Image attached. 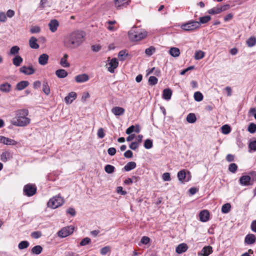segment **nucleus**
<instances>
[{
  "instance_id": "nucleus-21",
  "label": "nucleus",
  "mask_w": 256,
  "mask_h": 256,
  "mask_svg": "<svg viewBox=\"0 0 256 256\" xmlns=\"http://www.w3.org/2000/svg\"><path fill=\"white\" fill-rule=\"evenodd\" d=\"M256 238V236L254 234H248L246 236L244 242L248 244H252L255 242Z\"/></svg>"
},
{
  "instance_id": "nucleus-47",
  "label": "nucleus",
  "mask_w": 256,
  "mask_h": 256,
  "mask_svg": "<svg viewBox=\"0 0 256 256\" xmlns=\"http://www.w3.org/2000/svg\"><path fill=\"white\" fill-rule=\"evenodd\" d=\"M158 81V78L154 76H150L148 79V82L150 85H155Z\"/></svg>"
},
{
  "instance_id": "nucleus-59",
  "label": "nucleus",
  "mask_w": 256,
  "mask_h": 256,
  "mask_svg": "<svg viewBox=\"0 0 256 256\" xmlns=\"http://www.w3.org/2000/svg\"><path fill=\"white\" fill-rule=\"evenodd\" d=\"M124 156L126 158H131L133 156V153L131 150H128L124 153Z\"/></svg>"
},
{
  "instance_id": "nucleus-24",
  "label": "nucleus",
  "mask_w": 256,
  "mask_h": 256,
  "mask_svg": "<svg viewBox=\"0 0 256 256\" xmlns=\"http://www.w3.org/2000/svg\"><path fill=\"white\" fill-rule=\"evenodd\" d=\"M11 89V85L8 82H5L0 85V90L4 92H8Z\"/></svg>"
},
{
  "instance_id": "nucleus-33",
  "label": "nucleus",
  "mask_w": 256,
  "mask_h": 256,
  "mask_svg": "<svg viewBox=\"0 0 256 256\" xmlns=\"http://www.w3.org/2000/svg\"><path fill=\"white\" fill-rule=\"evenodd\" d=\"M42 91L46 95H48L50 93V88L48 85V82L46 81H44L43 82Z\"/></svg>"
},
{
  "instance_id": "nucleus-30",
  "label": "nucleus",
  "mask_w": 256,
  "mask_h": 256,
  "mask_svg": "<svg viewBox=\"0 0 256 256\" xmlns=\"http://www.w3.org/2000/svg\"><path fill=\"white\" fill-rule=\"evenodd\" d=\"M22 62V58L19 55H16L12 60L13 64L16 66H20Z\"/></svg>"
},
{
  "instance_id": "nucleus-48",
  "label": "nucleus",
  "mask_w": 256,
  "mask_h": 256,
  "mask_svg": "<svg viewBox=\"0 0 256 256\" xmlns=\"http://www.w3.org/2000/svg\"><path fill=\"white\" fill-rule=\"evenodd\" d=\"M20 48L18 46H14L10 50V54L14 55L18 52Z\"/></svg>"
},
{
  "instance_id": "nucleus-25",
  "label": "nucleus",
  "mask_w": 256,
  "mask_h": 256,
  "mask_svg": "<svg viewBox=\"0 0 256 256\" xmlns=\"http://www.w3.org/2000/svg\"><path fill=\"white\" fill-rule=\"evenodd\" d=\"M169 54L173 57H178L180 55V52L179 48L172 47L170 49Z\"/></svg>"
},
{
  "instance_id": "nucleus-32",
  "label": "nucleus",
  "mask_w": 256,
  "mask_h": 256,
  "mask_svg": "<svg viewBox=\"0 0 256 256\" xmlns=\"http://www.w3.org/2000/svg\"><path fill=\"white\" fill-rule=\"evenodd\" d=\"M196 120L195 114L193 113L189 114L186 117V120L189 123H194Z\"/></svg>"
},
{
  "instance_id": "nucleus-15",
  "label": "nucleus",
  "mask_w": 256,
  "mask_h": 256,
  "mask_svg": "<svg viewBox=\"0 0 256 256\" xmlns=\"http://www.w3.org/2000/svg\"><path fill=\"white\" fill-rule=\"evenodd\" d=\"M20 70L21 72H22L27 75L32 74L35 72V70L32 68V66L26 67V66H23L20 68Z\"/></svg>"
},
{
  "instance_id": "nucleus-26",
  "label": "nucleus",
  "mask_w": 256,
  "mask_h": 256,
  "mask_svg": "<svg viewBox=\"0 0 256 256\" xmlns=\"http://www.w3.org/2000/svg\"><path fill=\"white\" fill-rule=\"evenodd\" d=\"M12 157L10 153L8 152H3L0 156V160L3 162H6Z\"/></svg>"
},
{
  "instance_id": "nucleus-45",
  "label": "nucleus",
  "mask_w": 256,
  "mask_h": 256,
  "mask_svg": "<svg viewBox=\"0 0 256 256\" xmlns=\"http://www.w3.org/2000/svg\"><path fill=\"white\" fill-rule=\"evenodd\" d=\"M152 141L151 140L147 139L144 141V147L146 149H150L152 147Z\"/></svg>"
},
{
  "instance_id": "nucleus-9",
  "label": "nucleus",
  "mask_w": 256,
  "mask_h": 256,
  "mask_svg": "<svg viewBox=\"0 0 256 256\" xmlns=\"http://www.w3.org/2000/svg\"><path fill=\"white\" fill-rule=\"evenodd\" d=\"M118 62L116 58H112L108 64V70L111 72H114V69L118 66Z\"/></svg>"
},
{
  "instance_id": "nucleus-53",
  "label": "nucleus",
  "mask_w": 256,
  "mask_h": 256,
  "mask_svg": "<svg viewBox=\"0 0 256 256\" xmlns=\"http://www.w3.org/2000/svg\"><path fill=\"white\" fill-rule=\"evenodd\" d=\"M31 236L34 238H38L42 236V234L39 231L34 232L31 234Z\"/></svg>"
},
{
  "instance_id": "nucleus-41",
  "label": "nucleus",
  "mask_w": 256,
  "mask_h": 256,
  "mask_svg": "<svg viewBox=\"0 0 256 256\" xmlns=\"http://www.w3.org/2000/svg\"><path fill=\"white\" fill-rule=\"evenodd\" d=\"M248 130L251 134H254L256 132V124L250 123L248 127Z\"/></svg>"
},
{
  "instance_id": "nucleus-17",
  "label": "nucleus",
  "mask_w": 256,
  "mask_h": 256,
  "mask_svg": "<svg viewBox=\"0 0 256 256\" xmlns=\"http://www.w3.org/2000/svg\"><path fill=\"white\" fill-rule=\"evenodd\" d=\"M48 56L46 54H41L38 58V62L40 65L44 66L48 62Z\"/></svg>"
},
{
  "instance_id": "nucleus-60",
  "label": "nucleus",
  "mask_w": 256,
  "mask_h": 256,
  "mask_svg": "<svg viewBox=\"0 0 256 256\" xmlns=\"http://www.w3.org/2000/svg\"><path fill=\"white\" fill-rule=\"evenodd\" d=\"M110 250L108 246H105L100 250V254L102 255H105Z\"/></svg>"
},
{
  "instance_id": "nucleus-43",
  "label": "nucleus",
  "mask_w": 256,
  "mask_h": 256,
  "mask_svg": "<svg viewBox=\"0 0 256 256\" xmlns=\"http://www.w3.org/2000/svg\"><path fill=\"white\" fill-rule=\"evenodd\" d=\"M29 246V242L28 241H22L18 245L19 249L22 250L27 248Z\"/></svg>"
},
{
  "instance_id": "nucleus-56",
  "label": "nucleus",
  "mask_w": 256,
  "mask_h": 256,
  "mask_svg": "<svg viewBox=\"0 0 256 256\" xmlns=\"http://www.w3.org/2000/svg\"><path fill=\"white\" fill-rule=\"evenodd\" d=\"M150 238L146 236H142L140 240L141 243H142L143 244H148L150 242Z\"/></svg>"
},
{
  "instance_id": "nucleus-58",
  "label": "nucleus",
  "mask_w": 256,
  "mask_h": 256,
  "mask_svg": "<svg viewBox=\"0 0 256 256\" xmlns=\"http://www.w3.org/2000/svg\"><path fill=\"white\" fill-rule=\"evenodd\" d=\"M138 147V144L137 142H132L130 145V148L132 150H136Z\"/></svg>"
},
{
  "instance_id": "nucleus-37",
  "label": "nucleus",
  "mask_w": 256,
  "mask_h": 256,
  "mask_svg": "<svg viewBox=\"0 0 256 256\" xmlns=\"http://www.w3.org/2000/svg\"><path fill=\"white\" fill-rule=\"evenodd\" d=\"M204 52L202 50L196 51L194 54V58L199 60L202 58L204 56Z\"/></svg>"
},
{
  "instance_id": "nucleus-11",
  "label": "nucleus",
  "mask_w": 256,
  "mask_h": 256,
  "mask_svg": "<svg viewBox=\"0 0 256 256\" xmlns=\"http://www.w3.org/2000/svg\"><path fill=\"white\" fill-rule=\"evenodd\" d=\"M212 252V248L211 246H204L200 252H198L200 256H208Z\"/></svg>"
},
{
  "instance_id": "nucleus-5",
  "label": "nucleus",
  "mask_w": 256,
  "mask_h": 256,
  "mask_svg": "<svg viewBox=\"0 0 256 256\" xmlns=\"http://www.w3.org/2000/svg\"><path fill=\"white\" fill-rule=\"evenodd\" d=\"M36 192V187L34 184H28L24 188V194L28 196H34Z\"/></svg>"
},
{
  "instance_id": "nucleus-10",
  "label": "nucleus",
  "mask_w": 256,
  "mask_h": 256,
  "mask_svg": "<svg viewBox=\"0 0 256 256\" xmlns=\"http://www.w3.org/2000/svg\"><path fill=\"white\" fill-rule=\"evenodd\" d=\"M59 26V22L58 20L53 19L50 20L48 24L49 29L52 32H56Z\"/></svg>"
},
{
  "instance_id": "nucleus-1",
  "label": "nucleus",
  "mask_w": 256,
  "mask_h": 256,
  "mask_svg": "<svg viewBox=\"0 0 256 256\" xmlns=\"http://www.w3.org/2000/svg\"><path fill=\"white\" fill-rule=\"evenodd\" d=\"M85 34L82 30H75L66 34L64 38V46L68 49H76L84 40Z\"/></svg>"
},
{
  "instance_id": "nucleus-2",
  "label": "nucleus",
  "mask_w": 256,
  "mask_h": 256,
  "mask_svg": "<svg viewBox=\"0 0 256 256\" xmlns=\"http://www.w3.org/2000/svg\"><path fill=\"white\" fill-rule=\"evenodd\" d=\"M28 110L26 109H21L16 112V116L14 118L11 123L14 126L24 127L30 122V119L27 117Z\"/></svg>"
},
{
  "instance_id": "nucleus-22",
  "label": "nucleus",
  "mask_w": 256,
  "mask_h": 256,
  "mask_svg": "<svg viewBox=\"0 0 256 256\" xmlns=\"http://www.w3.org/2000/svg\"><path fill=\"white\" fill-rule=\"evenodd\" d=\"M29 85V82L26 80H22L16 84V89L18 90H22Z\"/></svg>"
},
{
  "instance_id": "nucleus-6",
  "label": "nucleus",
  "mask_w": 256,
  "mask_h": 256,
  "mask_svg": "<svg viewBox=\"0 0 256 256\" xmlns=\"http://www.w3.org/2000/svg\"><path fill=\"white\" fill-rule=\"evenodd\" d=\"M200 27V23L196 21H190L186 24H183L181 28L186 31L193 30Z\"/></svg>"
},
{
  "instance_id": "nucleus-23",
  "label": "nucleus",
  "mask_w": 256,
  "mask_h": 256,
  "mask_svg": "<svg viewBox=\"0 0 256 256\" xmlns=\"http://www.w3.org/2000/svg\"><path fill=\"white\" fill-rule=\"evenodd\" d=\"M178 178L179 180L182 182H188L189 180L188 179L185 180L186 178V172L184 170H181L178 173Z\"/></svg>"
},
{
  "instance_id": "nucleus-28",
  "label": "nucleus",
  "mask_w": 256,
  "mask_h": 256,
  "mask_svg": "<svg viewBox=\"0 0 256 256\" xmlns=\"http://www.w3.org/2000/svg\"><path fill=\"white\" fill-rule=\"evenodd\" d=\"M56 74L59 78H64L68 76V74L64 70L60 69L56 70Z\"/></svg>"
},
{
  "instance_id": "nucleus-8",
  "label": "nucleus",
  "mask_w": 256,
  "mask_h": 256,
  "mask_svg": "<svg viewBox=\"0 0 256 256\" xmlns=\"http://www.w3.org/2000/svg\"><path fill=\"white\" fill-rule=\"evenodd\" d=\"M130 0H114V6L118 9L126 7L130 2Z\"/></svg>"
},
{
  "instance_id": "nucleus-36",
  "label": "nucleus",
  "mask_w": 256,
  "mask_h": 256,
  "mask_svg": "<svg viewBox=\"0 0 256 256\" xmlns=\"http://www.w3.org/2000/svg\"><path fill=\"white\" fill-rule=\"evenodd\" d=\"M256 44V38L254 37H250L246 40V44L248 46L252 47Z\"/></svg>"
},
{
  "instance_id": "nucleus-38",
  "label": "nucleus",
  "mask_w": 256,
  "mask_h": 256,
  "mask_svg": "<svg viewBox=\"0 0 256 256\" xmlns=\"http://www.w3.org/2000/svg\"><path fill=\"white\" fill-rule=\"evenodd\" d=\"M221 129L222 132L225 134H228L231 130L230 127L228 124H225L222 126Z\"/></svg>"
},
{
  "instance_id": "nucleus-44",
  "label": "nucleus",
  "mask_w": 256,
  "mask_h": 256,
  "mask_svg": "<svg viewBox=\"0 0 256 256\" xmlns=\"http://www.w3.org/2000/svg\"><path fill=\"white\" fill-rule=\"evenodd\" d=\"M210 20V16H206L200 18V24H204L208 22Z\"/></svg>"
},
{
  "instance_id": "nucleus-50",
  "label": "nucleus",
  "mask_w": 256,
  "mask_h": 256,
  "mask_svg": "<svg viewBox=\"0 0 256 256\" xmlns=\"http://www.w3.org/2000/svg\"><path fill=\"white\" fill-rule=\"evenodd\" d=\"M127 56L128 54L124 50H121L118 53V58L120 60H124Z\"/></svg>"
},
{
  "instance_id": "nucleus-62",
  "label": "nucleus",
  "mask_w": 256,
  "mask_h": 256,
  "mask_svg": "<svg viewBox=\"0 0 256 256\" xmlns=\"http://www.w3.org/2000/svg\"><path fill=\"white\" fill-rule=\"evenodd\" d=\"M6 20V15L4 12H0V22H5Z\"/></svg>"
},
{
  "instance_id": "nucleus-12",
  "label": "nucleus",
  "mask_w": 256,
  "mask_h": 256,
  "mask_svg": "<svg viewBox=\"0 0 256 256\" xmlns=\"http://www.w3.org/2000/svg\"><path fill=\"white\" fill-rule=\"evenodd\" d=\"M239 181L242 186H247L252 184H250L251 177L250 176H242L240 178Z\"/></svg>"
},
{
  "instance_id": "nucleus-49",
  "label": "nucleus",
  "mask_w": 256,
  "mask_h": 256,
  "mask_svg": "<svg viewBox=\"0 0 256 256\" xmlns=\"http://www.w3.org/2000/svg\"><path fill=\"white\" fill-rule=\"evenodd\" d=\"M91 242V240L89 238H84L82 240V241L80 243V246H84L86 244H89Z\"/></svg>"
},
{
  "instance_id": "nucleus-14",
  "label": "nucleus",
  "mask_w": 256,
  "mask_h": 256,
  "mask_svg": "<svg viewBox=\"0 0 256 256\" xmlns=\"http://www.w3.org/2000/svg\"><path fill=\"white\" fill-rule=\"evenodd\" d=\"M76 98V94L72 92H70L64 98V101L67 104H71Z\"/></svg>"
},
{
  "instance_id": "nucleus-35",
  "label": "nucleus",
  "mask_w": 256,
  "mask_h": 256,
  "mask_svg": "<svg viewBox=\"0 0 256 256\" xmlns=\"http://www.w3.org/2000/svg\"><path fill=\"white\" fill-rule=\"evenodd\" d=\"M42 250V247L38 245L32 248V252L33 254H40L41 253Z\"/></svg>"
},
{
  "instance_id": "nucleus-27",
  "label": "nucleus",
  "mask_w": 256,
  "mask_h": 256,
  "mask_svg": "<svg viewBox=\"0 0 256 256\" xmlns=\"http://www.w3.org/2000/svg\"><path fill=\"white\" fill-rule=\"evenodd\" d=\"M68 58V55L67 54H64L63 57L61 58L60 64V65L64 68H68L70 66V64L67 62V58Z\"/></svg>"
},
{
  "instance_id": "nucleus-51",
  "label": "nucleus",
  "mask_w": 256,
  "mask_h": 256,
  "mask_svg": "<svg viewBox=\"0 0 256 256\" xmlns=\"http://www.w3.org/2000/svg\"><path fill=\"white\" fill-rule=\"evenodd\" d=\"M238 168L237 165L234 163L230 164L229 166L228 170L234 173L236 171Z\"/></svg>"
},
{
  "instance_id": "nucleus-7",
  "label": "nucleus",
  "mask_w": 256,
  "mask_h": 256,
  "mask_svg": "<svg viewBox=\"0 0 256 256\" xmlns=\"http://www.w3.org/2000/svg\"><path fill=\"white\" fill-rule=\"evenodd\" d=\"M74 228V227L72 226L63 228L58 232V234L59 236L62 238L66 237L73 232Z\"/></svg>"
},
{
  "instance_id": "nucleus-54",
  "label": "nucleus",
  "mask_w": 256,
  "mask_h": 256,
  "mask_svg": "<svg viewBox=\"0 0 256 256\" xmlns=\"http://www.w3.org/2000/svg\"><path fill=\"white\" fill-rule=\"evenodd\" d=\"M97 134H98V136L100 138H102L105 136V134L104 132V129L102 128H100L98 130Z\"/></svg>"
},
{
  "instance_id": "nucleus-64",
  "label": "nucleus",
  "mask_w": 256,
  "mask_h": 256,
  "mask_svg": "<svg viewBox=\"0 0 256 256\" xmlns=\"http://www.w3.org/2000/svg\"><path fill=\"white\" fill-rule=\"evenodd\" d=\"M250 228L252 231L256 232V220H253L251 224Z\"/></svg>"
},
{
  "instance_id": "nucleus-42",
  "label": "nucleus",
  "mask_w": 256,
  "mask_h": 256,
  "mask_svg": "<svg viewBox=\"0 0 256 256\" xmlns=\"http://www.w3.org/2000/svg\"><path fill=\"white\" fill-rule=\"evenodd\" d=\"M114 167L110 164H106L104 167V170L108 174H112L114 170Z\"/></svg>"
},
{
  "instance_id": "nucleus-63",
  "label": "nucleus",
  "mask_w": 256,
  "mask_h": 256,
  "mask_svg": "<svg viewBox=\"0 0 256 256\" xmlns=\"http://www.w3.org/2000/svg\"><path fill=\"white\" fill-rule=\"evenodd\" d=\"M12 140L4 136L2 143L5 144H10Z\"/></svg>"
},
{
  "instance_id": "nucleus-4",
  "label": "nucleus",
  "mask_w": 256,
  "mask_h": 256,
  "mask_svg": "<svg viewBox=\"0 0 256 256\" xmlns=\"http://www.w3.org/2000/svg\"><path fill=\"white\" fill-rule=\"evenodd\" d=\"M64 202L63 198L60 196H56L50 198L48 202V206L55 209L62 206Z\"/></svg>"
},
{
  "instance_id": "nucleus-34",
  "label": "nucleus",
  "mask_w": 256,
  "mask_h": 256,
  "mask_svg": "<svg viewBox=\"0 0 256 256\" xmlns=\"http://www.w3.org/2000/svg\"><path fill=\"white\" fill-rule=\"evenodd\" d=\"M230 208L231 206L230 204H225L222 207V212L224 214H227L230 211Z\"/></svg>"
},
{
  "instance_id": "nucleus-39",
  "label": "nucleus",
  "mask_w": 256,
  "mask_h": 256,
  "mask_svg": "<svg viewBox=\"0 0 256 256\" xmlns=\"http://www.w3.org/2000/svg\"><path fill=\"white\" fill-rule=\"evenodd\" d=\"M194 98L196 102H200L203 99V96L200 92H196L194 94Z\"/></svg>"
},
{
  "instance_id": "nucleus-3",
  "label": "nucleus",
  "mask_w": 256,
  "mask_h": 256,
  "mask_svg": "<svg viewBox=\"0 0 256 256\" xmlns=\"http://www.w3.org/2000/svg\"><path fill=\"white\" fill-rule=\"evenodd\" d=\"M147 32L136 27L132 28L128 32L130 40L133 42H137L144 38L147 36Z\"/></svg>"
},
{
  "instance_id": "nucleus-13",
  "label": "nucleus",
  "mask_w": 256,
  "mask_h": 256,
  "mask_svg": "<svg viewBox=\"0 0 256 256\" xmlns=\"http://www.w3.org/2000/svg\"><path fill=\"white\" fill-rule=\"evenodd\" d=\"M89 80L88 76L86 74H83L76 76L75 80L78 83H82L87 82Z\"/></svg>"
},
{
  "instance_id": "nucleus-29",
  "label": "nucleus",
  "mask_w": 256,
  "mask_h": 256,
  "mask_svg": "<svg viewBox=\"0 0 256 256\" xmlns=\"http://www.w3.org/2000/svg\"><path fill=\"white\" fill-rule=\"evenodd\" d=\"M136 163L134 162H128L124 167V169L126 172L130 171L134 169L136 167Z\"/></svg>"
},
{
  "instance_id": "nucleus-52",
  "label": "nucleus",
  "mask_w": 256,
  "mask_h": 256,
  "mask_svg": "<svg viewBox=\"0 0 256 256\" xmlns=\"http://www.w3.org/2000/svg\"><path fill=\"white\" fill-rule=\"evenodd\" d=\"M40 31V28L38 26H32L30 30V32L32 34H38L39 33Z\"/></svg>"
},
{
  "instance_id": "nucleus-19",
  "label": "nucleus",
  "mask_w": 256,
  "mask_h": 256,
  "mask_svg": "<svg viewBox=\"0 0 256 256\" xmlns=\"http://www.w3.org/2000/svg\"><path fill=\"white\" fill-rule=\"evenodd\" d=\"M38 40L34 36H32L29 40L30 46L34 49H38L39 48V45L37 43Z\"/></svg>"
},
{
  "instance_id": "nucleus-55",
  "label": "nucleus",
  "mask_w": 256,
  "mask_h": 256,
  "mask_svg": "<svg viewBox=\"0 0 256 256\" xmlns=\"http://www.w3.org/2000/svg\"><path fill=\"white\" fill-rule=\"evenodd\" d=\"M249 148L252 150H256V140H253L250 142Z\"/></svg>"
},
{
  "instance_id": "nucleus-57",
  "label": "nucleus",
  "mask_w": 256,
  "mask_h": 256,
  "mask_svg": "<svg viewBox=\"0 0 256 256\" xmlns=\"http://www.w3.org/2000/svg\"><path fill=\"white\" fill-rule=\"evenodd\" d=\"M162 179L164 181H170V174L168 172H165L162 174Z\"/></svg>"
},
{
  "instance_id": "nucleus-31",
  "label": "nucleus",
  "mask_w": 256,
  "mask_h": 256,
  "mask_svg": "<svg viewBox=\"0 0 256 256\" xmlns=\"http://www.w3.org/2000/svg\"><path fill=\"white\" fill-rule=\"evenodd\" d=\"M172 92L170 89H165L163 91L162 97L164 99L169 100L171 98Z\"/></svg>"
},
{
  "instance_id": "nucleus-18",
  "label": "nucleus",
  "mask_w": 256,
  "mask_h": 256,
  "mask_svg": "<svg viewBox=\"0 0 256 256\" xmlns=\"http://www.w3.org/2000/svg\"><path fill=\"white\" fill-rule=\"evenodd\" d=\"M112 112L116 116H122L124 112V109L119 106H115L112 109Z\"/></svg>"
},
{
  "instance_id": "nucleus-16",
  "label": "nucleus",
  "mask_w": 256,
  "mask_h": 256,
  "mask_svg": "<svg viewBox=\"0 0 256 256\" xmlns=\"http://www.w3.org/2000/svg\"><path fill=\"white\" fill-rule=\"evenodd\" d=\"M199 216L202 222H206L209 219L210 213L207 210H203L200 213Z\"/></svg>"
},
{
  "instance_id": "nucleus-20",
  "label": "nucleus",
  "mask_w": 256,
  "mask_h": 256,
  "mask_svg": "<svg viewBox=\"0 0 256 256\" xmlns=\"http://www.w3.org/2000/svg\"><path fill=\"white\" fill-rule=\"evenodd\" d=\"M188 246L186 244L182 243L178 246L176 248V251L178 254H182L187 250Z\"/></svg>"
},
{
  "instance_id": "nucleus-61",
  "label": "nucleus",
  "mask_w": 256,
  "mask_h": 256,
  "mask_svg": "<svg viewBox=\"0 0 256 256\" xmlns=\"http://www.w3.org/2000/svg\"><path fill=\"white\" fill-rule=\"evenodd\" d=\"M108 152L110 156H114L116 153V150L114 148H110L108 150Z\"/></svg>"
},
{
  "instance_id": "nucleus-46",
  "label": "nucleus",
  "mask_w": 256,
  "mask_h": 256,
  "mask_svg": "<svg viewBox=\"0 0 256 256\" xmlns=\"http://www.w3.org/2000/svg\"><path fill=\"white\" fill-rule=\"evenodd\" d=\"M208 12L211 14H218L221 12V10L219 8V7L214 8L209 10Z\"/></svg>"
},
{
  "instance_id": "nucleus-40",
  "label": "nucleus",
  "mask_w": 256,
  "mask_h": 256,
  "mask_svg": "<svg viewBox=\"0 0 256 256\" xmlns=\"http://www.w3.org/2000/svg\"><path fill=\"white\" fill-rule=\"evenodd\" d=\"M156 51V48L153 46H150L145 50V53L148 56H152Z\"/></svg>"
}]
</instances>
